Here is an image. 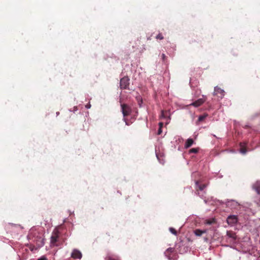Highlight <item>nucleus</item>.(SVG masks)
Listing matches in <instances>:
<instances>
[{
  "label": "nucleus",
  "mask_w": 260,
  "mask_h": 260,
  "mask_svg": "<svg viewBox=\"0 0 260 260\" xmlns=\"http://www.w3.org/2000/svg\"><path fill=\"white\" fill-rule=\"evenodd\" d=\"M161 58H162V59L163 61H165V59H166V56L165 55V54H162V55H161Z\"/></svg>",
  "instance_id": "obj_24"
},
{
  "label": "nucleus",
  "mask_w": 260,
  "mask_h": 260,
  "mask_svg": "<svg viewBox=\"0 0 260 260\" xmlns=\"http://www.w3.org/2000/svg\"><path fill=\"white\" fill-rule=\"evenodd\" d=\"M194 143V141L192 139L189 138L188 139L184 145L185 148H188L190 147Z\"/></svg>",
  "instance_id": "obj_9"
},
{
  "label": "nucleus",
  "mask_w": 260,
  "mask_h": 260,
  "mask_svg": "<svg viewBox=\"0 0 260 260\" xmlns=\"http://www.w3.org/2000/svg\"><path fill=\"white\" fill-rule=\"evenodd\" d=\"M207 115L200 116L198 118L199 121H203L207 117Z\"/></svg>",
  "instance_id": "obj_21"
},
{
  "label": "nucleus",
  "mask_w": 260,
  "mask_h": 260,
  "mask_svg": "<svg viewBox=\"0 0 260 260\" xmlns=\"http://www.w3.org/2000/svg\"><path fill=\"white\" fill-rule=\"evenodd\" d=\"M168 257L169 259H171V257L170 256H168Z\"/></svg>",
  "instance_id": "obj_29"
},
{
  "label": "nucleus",
  "mask_w": 260,
  "mask_h": 260,
  "mask_svg": "<svg viewBox=\"0 0 260 260\" xmlns=\"http://www.w3.org/2000/svg\"><path fill=\"white\" fill-rule=\"evenodd\" d=\"M160 117V118H166L167 117V112L162 110Z\"/></svg>",
  "instance_id": "obj_18"
},
{
  "label": "nucleus",
  "mask_w": 260,
  "mask_h": 260,
  "mask_svg": "<svg viewBox=\"0 0 260 260\" xmlns=\"http://www.w3.org/2000/svg\"><path fill=\"white\" fill-rule=\"evenodd\" d=\"M226 235L229 237L232 238L233 240H236L237 238L235 233L233 231H227Z\"/></svg>",
  "instance_id": "obj_10"
},
{
  "label": "nucleus",
  "mask_w": 260,
  "mask_h": 260,
  "mask_svg": "<svg viewBox=\"0 0 260 260\" xmlns=\"http://www.w3.org/2000/svg\"><path fill=\"white\" fill-rule=\"evenodd\" d=\"M227 223L231 226L235 225L238 222L237 216L236 215H230L226 219Z\"/></svg>",
  "instance_id": "obj_5"
},
{
  "label": "nucleus",
  "mask_w": 260,
  "mask_h": 260,
  "mask_svg": "<svg viewBox=\"0 0 260 260\" xmlns=\"http://www.w3.org/2000/svg\"><path fill=\"white\" fill-rule=\"evenodd\" d=\"M129 79L127 77H124L121 79L120 86L121 89H128L129 85Z\"/></svg>",
  "instance_id": "obj_3"
},
{
  "label": "nucleus",
  "mask_w": 260,
  "mask_h": 260,
  "mask_svg": "<svg viewBox=\"0 0 260 260\" xmlns=\"http://www.w3.org/2000/svg\"><path fill=\"white\" fill-rule=\"evenodd\" d=\"M164 125V123L162 122L159 123V128H162Z\"/></svg>",
  "instance_id": "obj_26"
},
{
  "label": "nucleus",
  "mask_w": 260,
  "mask_h": 260,
  "mask_svg": "<svg viewBox=\"0 0 260 260\" xmlns=\"http://www.w3.org/2000/svg\"><path fill=\"white\" fill-rule=\"evenodd\" d=\"M195 235L197 236H201L203 233H206V231H202L199 229H197L194 232Z\"/></svg>",
  "instance_id": "obj_13"
},
{
  "label": "nucleus",
  "mask_w": 260,
  "mask_h": 260,
  "mask_svg": "<svg viewBox=\"0 0 260 260\" xmlns=\"http://www.w3.org/2000/svg\"><path fill=\"white\" fill-rule=\"evenodd\" d=\"M37 245L39 247L42 246L44 245L43 239L40 237L36 241Z\"/></svg>",
  "instance_id": "obj_11"
},
{
  "label": "nucleus",
  "mask_w": 260,
  "mask_h": 260,
  "mask_svg": "<svg viewBox=\"0 0 260 260\" xmlns=\"http://www.w3.org/2000/svg\"><path fill=\"white\" fill-rule=\"evenodd\" d=\"M215 222V220L214 218H211L209 219H207L205 221V223L207 224H212Z\"/></svg>",
  "instance_id": "obj_14"
},
{
  "label": "nucleus",
  "mask_w": 260,
  "mask_h": 260,
  "mask_svg": "<svg viewBox=\"0 0 260 260\" xmlns=\"http://www.w3.org/2000/svg\"><path fill=\"white\" fill-rule=\"evenodd\" d=\"M161 128H159V129L158 130V132H157L158 135H160L161 134V133H162Z\"/></svg>",
  "instance_id": "obj_25"
},
{
  "label": "nucleus",
  "mask_w": 260,
  "mask_h": 260,
  "mask_svg": "<svg viewBox=\"0 0 260 260\" xmlns=\"http://www.w3.org/2000/svg\"><path fill=\"white\" fill-rule=\"evenodd\" d=\"M240 152L243 154H245L247 152L246 147L242 143L240 144Z\"/></svg>",
  "instance_id": "obj_15"
},
{
  "label": "nucleus",
  "mask_w": 260,
  "mask_h": 260,
  "mask_svg": "<svg viewBox=\"0 0 260 260\" xmlns=\"http://www.w3.org/2000/svg\"><path fill=\"white\" fill-rule=\"evenodd\" d=\"M213 94L214 95H217L218 98L221 99L224 97L225 92L223 89L217 86L214 87Z\"/></svg>",
  "instance_id": "obj_4"
},
{
  "label": "nucleus",
  "mask_w": 260,
  "mask_h": 260,
  "mask_svg": "<svg viewBox=\"0 0 260 260\" xmlns=\"http://www.w3.org/2000/svg\"><path fill=\"white\" fill-rule=\"evenodd\" d=\"M207 186L206 184H201L199 181L196 182V194L200 195L199 191L203 190Z\"/></svg>",
  "instance_id": "obj_7"
},
{
  "label": "nucleus",
  "mask_w": 260,
  "mask_h": 260,
  "mask_svg": "<svg viewBox=\"0 0 260 260\" xmlns=\"http://www.w3.org/2000/svg\"><path fill=\"white\" fill-rule=\"evenodd\" d=\"M123 120L125 122V124H126V125H129V124H128V123L127 122V120H126V118H123Z\"/></svg>",
  "instance_id": "obj_28"
},
{
  "label": "nucleus",
  "mask_w": 260,
  "mask_h": 260,
  "mask_svg": "<svg viewBox=\"0 0 260 260\" xmlns=\"http://www.w3.org/2000/svg\"><path fill=\"white\" fill-rule=\"evenodd\" d=\"M156 39H157V40L158 39H159V40H162L164 39V36L162 35V34L159 33V34H158V35H157L156 36Z\"/></svg>",
  "instance_id": "obj_20"
},
{
  "label": "nucleus",
  "mask_w": 260,
  "mask_h": 260,
  "mask_svg": "<svg viewBox=\"0 0 260 260\" xmlns=\"http://www.w3.org/2000/svg\"><path fill=\"white\" fill-rule=\"evenodd\" d=\"M106 260H119L118 258L115 256H108L106 258Z\"/></svg>",
  "instance_id": "obj_17"
},
{
  "label": "nucleus",
  "mask_w": 260,
  "mask_h": 260,
  "mask_svg": "<svg viewBox=\"0 0 260 260\" xmlns=\"http://www.w3.org/2000/svg\"><path fill=\"white\" fill-rule=\"evenodd\" d=\"M85 107L87 108V109H89L90 107H91V105L90 104H87L86 106H85Z\"/></svg>",
  "instance_id": "obj_27"
},
{
  "label": "nucleus",
  "mask_w": 260,
  "mask_h": 260,
  "mask_svg": "<svg viewBox=\"0 0 260 260\" xmlns=\"http://www.w3.org/2000/svg\"><path fill=\"white\" fill-rule=\"evenodd\" d=\"M121 112L124 117L128 116L132 112V108L127 104H122L121 105Z\"/></svg>",
  "instance_id": "obj_1"
},
{
  "label": "nucleus",
  "mask_w": 260,
  "mask_h": 260,
  "mask_svg": "<svg viewBox=\"0 0 260 260\" xmlns=\"http://www.w3.org/2000/svg\"><path fill=\"white\" fill-rule=\"evenodd\" d=\"M59 237V232L57 230H54L51 237V244L54 246H57L56 242Z\"/></svg>",
  "instance_id": "obj_2"
},
{
  "label": "nucleus",
  "mask_w": 260,
  "mask_h": 260,
  "mask_svg": "<svg viewBox=\"0 0 260 260\" xmlns=\"http://www.w3.org/2000/svg\"><path fill=\"white\" fill-rule=\"evenodd\" d=\"M206 99L207 98L206 96H203V98L199 99L194 102H192L191 104H189V106L198 107L202 105L206 101Z\"/></svg>",
  "instance_id": "obj_6"
},
{
  "label": "nucleus",
  "mask_w": 260,
  "mask_h": 260,
  "mask_svg": "<svg viewBox=\"0 0 260 260\" xmlns=\"http://www.w3.org/2000/svg\"><path fill=\"white\" fill-rule=\"evenodd\" d=\"M174 251V248H171V247H170L169 248H168L166 250V253H172Z\"/></svg>",
  "instance_id": "obj_22"
},
{
  "label": "nucleus",
  "mask_w": 260,
  "mask_h": 260,
  "mask_svg": "<svg viewBox=\"0 0 260 260\" xmlns=\"http://www.w3.org/2000/svg\"><path fill=\"white\" fill-rule=\"evenodd\" d=\"M253 188L254 189L257 194H260V185L258 183L255 184L253 185Z\"/></svg>",
  "instance_id": "obj_12"
},
{
  "label": "nucleus",
  "mask_w": 260,
  "mask_h": 260,
  "mask_svg": "<svg viewBox=\"0 0 260 260\" xmlns=\"http://www.w3.org/2000/svg\"><path fill=\"white\" fill-rule=\"evenodd\" d=\"M199 149L198 148H191L189 150V153H197L199 152Z\"/></svg>",
  "instance_id": "obj_16"
},
{
  "label": "nucleus",
  "mask_w": 260,
  "mask_h": 260,
  "mask_svg": "<svg viewBox=\"0 0 260 260\" xmlns=\"http://www.w3.org/2000/svg\"><path fill=\"white\" fill-rule=\"evenodd\" d=\"M38 260H48V259L45 256H43L41 257L40 258H39Z\"/></svg>",
  "instance_id": "obj_23"
},
{
  "label": "nucleus",
  "mask_w": 260,
  "mask_h": 260,
  "mask_svg": "<svg viewBox=\"0 0 260 260\" xmlns=\"http://www.w3.org/2000/svg\"><path fill=\"white\" fill-rule=\"evenodd\" d=\"M169 231L170 232L172 233L173 234L175 235H177V231L176 230L174 229L173 228H169Z\"/></svg>",
  "instance_id": "obj_19"
},
{
  "label": "nucleus",
  "mask_w": 260,
  "mask_h": 260,
  "mask_svg": "<svg viewBox=\"0 0 260 260\" xmlns=\"http://www.w3.org/2000/svg\"><path fill=\"white\" fill-rule=\"evenodd\" d=\"M82 256L81 252L77 249H74L71 254V257L75 259H81Z\"/></svg>",
  "instance_id": "obj_8"
}]
</instances>
